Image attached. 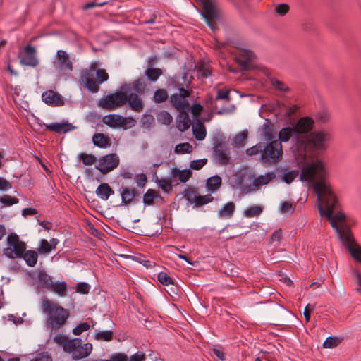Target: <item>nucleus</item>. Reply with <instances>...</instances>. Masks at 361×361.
<instances>
[{"mask_svg":"<svg viewBox=\"0 0 361 361\" xmlns=\"http://www.w3.org/2000/svg\"><path fill=\"white\" fill-rule=\"evenodd\" d=\"M272 131L273 124L271 123H265L262 126L261 135L263 136L264 140L268 142L273 141L272 139L274 137V135Z\"/></svg>","mask_w":361,"mask_h":361,"instance_id":"a19ab883","label":"nucleus"},{"mask_svg":"<svg viewBox=\"0 0 361 361\" xmlns=\"http://www.w3.org/2000/svg\"><path fill=\"white\" fill-rule=\"evenodd\" d=\"M20 63L23 66L32 68L38 66L39 60L36 56V49L33 46L27 44L25 47V54L20 57Z\"/></svg>","mask_w":361,"mask_h":361,"instance_id":"f8f14e48","label":"nucleus"},{"mask_svg":"<svg viewBox=\"0 0 361 361\" xmlns=\"http://www.w3.org/2000/svg\"><path fill=\"white\" fill-rule=\"evenodd\" d=\"M183 197L190 204H193L195 197L197 195V192L194 188H188L183 192Z\"/></svg>","mask_w":361,"mask_h":361,"instance_id":"603ef678","label":"nucleus"},{"mask_svg":"<svg viewBox=\"0 0 361 361\" xmlns=\"http://www.w3.org/2000/svg\"><path fill=\"white\" fill-rule=\"evenodd\" d=\"M114 338V332L111 330L96 332L94 338L99 341H111Z\"/></svg>","mask_w":361,"mask_h":361,"instance_id":"c03bdc74","label":"nucleus"},{"mask_svg":"<svg viewBox=\"0 0 361 361\" xmlns=\"http://www.w3.org/2000/svg\"><path fill=\"white\" fill-rule=\"evenodd\" d=\"M42 310L47 314V326L54 329L63 327L70 316L69 310L58 305L48 299L43 300Z\"/></svg>","mask_w":361,"mask_h":361,"instance_id":"20e7f679","label":"nucleus"},{"mask_svg":"<svg viewBox=\"0 0 361 361\" xmlns=\"http://www.w3.org/2000/svg\"><path fill=\"white\" fill-rule=\"evenodd\" d=\"M188 73L176 74L168 80V87L170 90H178V93L171 95L170 101L171 104L181 106L182 104H187L186 98L190 97L192 90H188L191 85V80L188 79Z\"/></svg>","mask_w":361,"mask_h":361,"instance_id":"7ed1b4c3","label":"nucleus"},{"mask_svg":"<svg viewBox=\"0 0 361 361\" xmlns=\"http://www.w3.org/2000/svg\"><path fill=\"white\" fill-rule=\"evenodd\" d=\"M252 52L250 51H245L244 54L236 57V62L244 71L249 69L251 61Z\"/></svg>","mask_w":361,"mask_h":361,"instance_id":"473e14b6","label":"nucleus"},{"mask_svg":"<svg viewBox=\"0 0 361 361\" xmlns=\"http://www.w3.org/2000/svg\"><path fill=\"white\" fill-rule=\"evenodd\" d=\"M293 140L298 148L303 149L304 150L309 149L310 141L308 135L297 134Z\"/></svg>","mask_w":361,"mask_h":361,"instance_id":"58836bf2","label":"nucleus"},{"mask_svg":"<svg viewBox=\"0 0 361 361\" xmlns=\"http://www.w3.org/2000/svg\"><path fill=\"white\" fill-rule=\"evenodd\" d=\"M92 350V345L90 343H87L82 345V344L76 348L75 352H73L72 354L73 359L74 360H81L82 358L87 357L90 355Z\"/></svg>","mask_w":361,"mask_h":361,"instance_id":"b1692460","label":"nucleus"},{"mask_svg":"<svg viewBox=\"0 0 361 361\" xmlns=\"http://www.w3.org/2000/svg\"><path fill=\"white\" fill-rule=\"evenodd\" d=\"M202 11L201 13L209 28L214 31L217 29V20L219 19V10L213 0H202L200 2Z\"/></svg>","mask_w":361,"mask_h":361,"instance_id":"0eeeda50","label":"nucleus"},{"mask_svg":"<svg viewBox=\"0 0 361 361\" xmlns=\"http://www.w3.org/2000/svg\"><path fill=\"white\" fill-rule=\"evenodd\" d=\"M247 135L248 134L246 130L236 135L233 139V144L235 145V147L238 148L242 147L244 145L243 142L247 137Z\"/></svg>","mask_w":361,"mask_h":361,"instance_id":"6e6d98bb","label":"nucleus"},{"mask_svg":"<svg viewBox=\"0 0 361 361\" xmlns=\"http://www.w3.org/2000/svg\"><path fill=\"white\" fill-rule=\"evenodd\" d=\"M42 101L51 106H61L65 104L63 97L58 92L49 90L44 92L42 94Z\"/></svg>","mask_w":361,"mask_h":361,"instance_id":"ddd939ff","label":"nucleus"},{"mask_svg":"<svg viewBox=\"0 0 361 361\" xmlns=\"http://www.w3.org/2000/svg\"><path fill=\"white\" fill-rule=\"evenodd\" d=\"M262 211L263 209L261 206H250L244 210V215L247 218L259 216L262 213Z\"/></svg>","mask_w":361,"mask_h":361,"instance_id":"37998d69","label":"nucleus"},{"mask_svg":"<svg viewBox=\"0 0 361 361\" xmlns=\"http://www.w3.org/2000/svg\"><path fill=\"white\" fill-rule=\"evenodd\" d=\"M157 119L159 123L169 126L173 121V117L167 111L161 110L157 114Z\"/></svg>","mask_w":361,"mask_h":361,"instance_id":"ea45409f","label":"nucleus"},{"mask_svg":"<svg viewBox=\"0 0 361 361\" xmlns=\"http://www.w3.org/2000/svg\"><path fill=\"white\" fill-rule=\"evenodd\" d=\"M282 145L278 140L269 142L263 145V149L259 159L265 164L276 163L282 159Z\"/></svg>","mask_w":361,"mask_h":361,"instance_id":"423d86ee","label":"nucleus"},{"mask_svg":"<svg viewBox=\"0 0 361 361\" xmlns=\"http://www.w3.org/2000/svg\"><path fill=\"white\" fill-rule=\"evenodd\" d=\"M235 210V204L233 202L226 203L223 207L218 211V216L219 218H231Z\"/></svg>","mask_w":361,"mask_h":361,"instance_id":"c756f323","label":"nucleus"},{"mask_svg":"<svg viewBox=\"0 0 361 361\" xmlns=\"http://www.w3.org/2000/svg\"><path fill=\"white\" fill-rule=\"evenodd\" d=\"M157 197V191L149 188L142 196V202L145 206H152Z\"/></svg>","mask_w":361,"mask_h":361,"instance_id":"e433bc0d","label":"nucleus"},{"mask_svg":"<svg viewBox=\"0 0 361 361\" xmlns=\"http://www.w3.org/2000/svg\"><path fill=\"white\" fill-rule=\"evenodd\" d=\"M156 57L149 58V63L145 70V75L151 82H156L158 78L162 75L161 69L159 68H153L152 62Z\"/></svg>","mask_w":361,"mask_h":361,"instance_id":"4be33fe9","label":"nucleus"},{"mask_svg":"<svg viewBox=\"0 0 361 361\" xmlns=\"http://www.w3.org/2000/svg\"><path fill=\"white\" fill-rule=\"evenodd\" d=\"M192 175V173L190 169L180 170L177 167H174L171 170L170 178L173 181H176V178H178L181 183H186L191 178Z\"/></svg>","mask_w":361,"mask_h":361,"instance_id":"aec40b11","label":"nucleus"},{"mask_svg":"<svg viewBox=\"0 0 361 361\" xmlns=\"http://www.w3.org/2000/svg\"><path fill=\"white\" fill-rule=\"evenodd\" d=\"M119 190L122 205L128 206L131 204H135L141 198L140 192L135 188L122 186Z\"/></svg>","mask_w":361,"mask_h":361,"instance_id":"9b49d317","label":"nucleus"},{"mask_svg":"<svg viewBox=\"0 0 361 361\" xmlns=\"http://www.w3.org/2000/svg\"><path fill=\"white\" fill-rule=\"evenodd\" d=\"M78 157L82 161L83 164L86 166L92 165L97 161L96 157L92 154L80 153Z\"/></svg>","mask_w":361,"mask_h":361,"instance_id":"de8ad7c7","label":"nucleus"},{"mask_svg":"<svg viewBox=\"0 0 361 361\" xmlns=\"http://www.w3.org/2000/svg\"><path fill=\"white\" fill-rule=\"evenodd\" d=\"M221 183V178L218 175H215L207 180L206 188L209 192H214L220 188Z\"/></svg>","mask_w":361,"mask_h":361,"instance_id":"7c9ffc66","label":"nucleus"},{"mask_svg":"<svg viewBox=\"0 0 361 361\" xmlns=\"http://www.w3.org/2000/svg\"><path fill=\"white\" fill-rule=\"evenodd\" d=\"M176 154H185L192 152V146L188 142H184L177 145L174 149Z\"/></svg>","mask_w":361,"mask_h":361,"instance_id":"4d7b16f0","label":"nucleus"},{"mask_svg":"<svg viewBox=\"0 0 361 361\" xmlns=\"http://www.w3.org/2000/svg\"><path fill=\"white\" fill-rule=\"evenodd\" d=\"M356 224L353 215L340 209V244L355 262L361 264V245L352 231Z\"/></svg>","mask_w":361,"mask_h":361,"instance_id":"f03ea898","label":"nucleus"},{"mask_svg":"<svg viewBox=\"0 0 361 361\" xmlns=\"http://www.w3.org/2000/svg\"><path fill=\"white\" fill-rule=\"evenodd\" d=\"M123 85H129L130 92L133 90L135 91L134 93H137V94H144L147 86L145 79L143 78H137L132 83H124Z\"/></svg>","mask_w":361,"mask_h":361,"instance_id":"cd10ccee","label":"nucleus"},{"mask_svg":"<svg viewBox=\"0 0 361 361\" xmlns=\"http://www.w3.org/2000/svg\"><path fill=\"white\" fill-rule=\"evenodd\" d=\"M82 344V339L80 338H75L73 339H68L63 345V350L67 353L75 352L76 348Z\"/></svg>","mask_w":361,"mask_h":361,"instance_id":"f704fd0d","label":"nucleus"},{"mask_svg":"<svg viewBox=\"0 0 361 361\" xmlns=\"http://www.w3.org/2000/svg\"><path fill=\"white\" fill-rule=\"evenodd\" d=\"M22 258L25 261L27 266L33 267L37 262L38 252L32 250H27Z\"/></svg>","mask_w":361,"mask_h":361,"instance_id":"c9c22d12","label":"nucleus"},{"mask_svg":"<svg viewBox=\"0 0 361 361\" xmlns=\"http://www.w3.org/2000/svg\"><path fill=\"white\" fill-rule=\"evenodd\" d=\"M92 143L99 148L105 149L111 145V138L104 133H96L92 138Z\"/></svg>","mask_w":361,"mask_h":361,"instance_id":"412c9836","label":"nucleus"},{"mask_svg":"<svg viewBox=\"0 0 361 361\" xmlns=\"http://www.w3.org/2000/svg\"><path fill=\"white\" fill-rule=\"evenodd\" d=\"M141 126L146 129H150L154 125V118L151 114H144L140 120Z\"/></svg>","mask_w":361,"mask_h":361,"instance_id":"09e8293b","label":"nucleus"},{"mask_svg":"<svg viewBox=\"0 0 361 361\" xmlns=\"http://www.w3.org/2000/svg\"><path fill=\"white\" fill-rule=\"evenodd\" d=\"M212 152L215 159H218L221 165L226 166L229 163L231 157L228 148L212 150Z\"/></svg>","mask_w":361,"mask_h":361,"instance_id":"a878e982","label":"nucleus"},{"mask_svg":"<svg viewBox=\"0 0 361 361\" xmlns=\"http://www.w3.org/2000/svg\"><path fill=\"white\" fill-rule=\"evenodd\" d=\"M168 93L165 89L159 88L154 91L153 100L155 103H161L168 99Z\"/></svg>","mask_w":361,"mask_h":361,"instance_id":"a18cd8bd","label":"nucleus"},{"mask_svg":"<svg viewBox=\"0 0 361 361\" xmlns=\"http://www.w3.org/2000/svg\"><path fill=\"white\" fill-rule=\"evenodd\" d=\"M338 345V336H329L323 343V348H334Z\"/></svg>","mask_w":361,"mask_h":361,"instance_id":"052dcab7","label":"nucleus"},{"mask_svg":"<svg viewBox=\"0 0 361 361\" xmlns=\"http://www.w3.org/2000/svg\"><path fill=\"white\" fill-rule=\"evenodd\" d=\"M120 163L118 156L116 153H110L101 157L95 168L103 175L107 174L118 167Z\"/></svg>","mask_w":361,"mask_h":361,"instance_id":"1a4fd4ad","label":"nucleus"},{"mask_svg":"<svg viewBox=\"0 0 361 361\" xmlns=\"http://www.w3.org/2000/svg\"><path fill=\"white\" fill-rule=\"evenodd\" d=\"M18 202L19 200L17 197L8 195H4L0 197V203L5 207H10Z\"/></svg>","mask_w":361,"mask_h":361,"instance_id":"3c124183","label":"nucleus"},{"mask_svg":"<svg viewBox=\"0 0 361 361\" xmlns=\"http://www.w3.org/2000/svg\"><path fill=\"white\" fill-rule=\"evenodd\" d=\"M314 120L309 117L305 116L299 118L296 123H293L295 127L297 134L308 135L314 128Z\"/></svg>","mask_w":361,"mask_h":361,"instance_id":"4468645a","label":"nucleus"},{"mask_svg":"<svg viewBox=\"0 0 361 361\" xmlns=\"http://www.w3.org/2000/svg\"><path fill=\"white\" fill-rule=\"evenodd\" d=\"M126 99L130 109L135 112H141L144 108V104L140 94L137 93H126Z\"/></svg>","mask_w":361,"mask_h":361,"instance_id":"a211bd4d","label":"nucleus"},{"mask_svg":"<svg viewBox=\"0 0 361 361\" xmlns=\"http://www.w3.org/2000/svg\"><path fill=\"white\" fill-rule=\"evenodd\" d=\"M96 78L99 84H102L109 79V75L105 69L99 68L96 71Z\"/></svg>","mask_w":361,"mask_h":361,"instance_id":"0e129e2a","label":"nucleus"},{"mask_svg":"<svg viewBox=\"0 0 361 361\" xmlns=\"http://www.w3.org/2000/svg\"><path fill=\"white\" fill-rule=\"evenodd\" d=\"M54 66L59 73L65 75L71 73L73 70V65L70 56L63 50L57 51Z\"/></svg>","mask_w":361,"mask_h":361,"instance_id":"9d476101","label":"nucleus"},{"mask_svg":"<svg viewBox=\"0 0 361 361\" xmlns=\"http://www.w3.org/2000/svg\"><path fill=\"white\" fill-rule=\"evenodd\" d=\"M60 297H65L67 295L68 284L66 281H56L53 282L49 290Z\"/></svg>","mask_w":361,"mask_h":361,"instance_id":"bb28decb","label":"nucleus"},{"mask_svg":"<svg viewBox=\"0 0 361 361\" xmlns=\"http://www.w3.org/2000/svg\"><path fill=\"white\" fill-rule=\"evenodd\" d=\"M37 279L41 288L49 290L53 283L52 277L47 274L45 270L42 269L38 272Z\"/></svg>","mask_w":361,"mask_h":361,"instance_id":"c85d7f7f","label":"nucleus"},{"mask_svg":"<svg viewBox=\"0 0 361 361\" xmlns=\"http://www.w3.org/2000/svg\"><path fill=\"white\" fill-rule=\"evenodd\" d=\"M309 149H321L324 146L326 134L322 131H314L309 135Z\"/></svg>","mask_w":361,"mask_h":361,"instance_id":"dca6fc26","label":"nucleus"},{"mask_svg":"<svg viewBox=\"0 0 361 361\" xmlns=\"http://www.w3.org/2000/svg\"><path fill=\"white\" fill-rule=\"evenodd\" d=\"M324 166L320 161H313L304 166L301 170L300 180L312 184L317 195V204L320 216H324L338 235V213L334 214L337 198L322 179Z\"/></svg>","mask_w":361,"mask_h":361,"instance_id":"f257e3e1","label":"nucleus"},{"mask_svg":"<svg viewBox=\"0 0 361 361\" xmlns=\"http://www.w3.org/2000/svg\"><path fill=\"white\" fill-rule=\"evenodd\" d=\"M14 255L17 258H22L26 250V245L23 241L13 246Z\"/></svg>","mask_w":361,"mask_h":361,"instance_id":"864d4df0","label":"nucleus"},{"mask_svg":"<svg viewBox=\"0 0 361 361\" xmlns=\"http://www.w3.org/2000/svg\"><path fill=\"white\" fill-rule=\"evenodd\" d=\"M192 132L195 139L199 141H202L206 137V128L199 120H197V123L195 126H192Z\"/></svg>","mask_w":361,"mask_h":361,"instance_id":"2f4dec72","label":"nucleus"},{"mask_svg":"<svg viewBox=\"0 0 361 361\" xmlns=\"http://www.w3.org/2000/svg\"><path fill=\"white\" fill-rule=\"evenodd\" d=\"M90 325L87 322H82L78 324L73 329V334L75 336L80 335L82 332L89 330Z\"/></svg>","mask_w":361,"mask_h":361,"instance_id":"69168bd1","label":"nucleus"},{"mask_svg":"<svg viewBox=\"0 0 361 361\" xmlns=\"http://www.w3.org/2000/svg\"><path fill=\"white\" fill-rule=\"evenodd\" d=\"M157 280L164 286L174 284L173 279L170 277L166 272L161 271L157 275Z\"/></svg>","mask_w":361,"mask_h":361,"instance_id":"5fc2aeb1","label":"nucleus"},{"mask_svg":"<svg viewBox=\"0 0 361 361\" xmlns=\"http://www.w3.org/2000/svg\"><path fill=\"white\" fill-rule=\"evenodd\" d=\"M298 170H291L283 173L281 176L282 180L286 184L291 183L294 179L298 176Z\"/></svg>","mask_w":361,"mask_h":361,"instance_id":"8fccbe9b","label":"nucleus"},{"mask_svg":"<svg viewBox=\"0 0 361 361\" xmlns=\"http://www.w3.org/2000/svg\"><path fill=\"white\" fill-rule=\"evenodd\" d=\"M271 85L277 90L283 92H288L290 89L287 87L283 82L277 80L276 78L271 79Z\"/></svg>","mask_w":361,"mask_h":361,"instance_id":"bf43d9fd","label":"nucleus"},{"mask_svg":"<svg viewBox=\"0 0 361 361\" xmlns=\"http://www.w3.org/2000/svg\"><path fill=\"white\" fill-rule=\"evenodd\" d=\"M45 128L56 133H66L76 128L75 126L68 121H63L61 123H51L44 124Z\"/></svg>","mask_w":361,"mask_h":361,"instance_id":"f3484780","label":"nucleus"},{"mask_svg":"<svg viewBox=\"0 0 361 361\" xmlns=\"http://www.w3.org/2000/svg\"><path fill=\"white\" fill-rule=\"evenodd\" d=\"M208 160L206 158L193 160L190 163V169L193 170H200L207 164Z\"/></svg>","mask_w":361,"mask_h":361,"instance_id":"e2e57ef3","label":"nucleus"},{"mask_svg":"<svg viewBox=\"0 0 361 361\" xmlns=\"http://www.w3.org/2000/svg\"><path fill=\"white\" fill-rule=\"evenodd\" d=\"M297 133L293 124L291 126L282 128L278 134L279 142L281 144V142H288L290 138H294L295 135H297Z\"/></svg>","mask_w":361,"mask_h":361,"instance_id":"5701e85b","label":"nucleus"},{"mask_svg":"<svg viewBox=\"0 0 361 361\" xmlns=\"http://www.w3.org/2000/svg\"><path fill=\"white\" fill-rule=\"evenodd\" d=\"M95 192L101 200L106 201L111 195L114 194V190L108 183H102L96 189Z\"/></svg>","mask_w":361,"mask_h":361,"instance_id":"393cba45","label":"nucleus"},{"mask_svg":"<svg viewBox=\"0 0 361 361\" xmlns=\"http://www.w3.org/2000/svg\"><path fill=\"white\" fill-rule=\"evenodd\" d=\"M212 140V150L224 149L225 147L226 139L225 137L220 132H216L214 133Z\"/></svg>","mask_w":361,"mask_h":361,"instance_id":"4c0bfd02","label":"nucleus"},{"mask_svg":"<svg viewBox=\"0 0 361 361\" xmlns=\"http://www.w3.org/2000/svg\"><path fill=\"white\" fill-rule=\"evenodd\" d=\"M127 118L118 114H109L102 118V122L111 128H118L122 126L124 129H127V126H123L125 121Z\"/></svg>","mask_w":361,"mask_h":361,"instance_id":"6ab92c4d","label":"nucleus"},{"mask_svg":"<svg viewBox=\"0 0 361 361\" xmlns=\"http://www.w3.org/2000/svg\"><path fill=\"white\" fill-rule=\"evenodd\" d=\"M173 106L178 111L176 116V128L180 132H185L191 125L192 121L189 117L190 103L188 101L187 104H182L181 106H177L176 104H172Z\"/></svg>","mask_w":361,"mask_h":361,"instance_id":"6e6552de","label":"nucleus"},{"mask_svg":"<svg viewBox=\"0 0 361 361\" xmlns=\"http://www.w3.org/2000/svg\"><path fill=\"white\" fill-rule=\"evenodd\" d=\"M51 250V245L46 239H42L39 241V247L37 251L39 255L49 254Z\"/></svg>","mask_w":361,"mask_h":361,"instance_id":"13d9d810","label":"nucleus"},{"mask_svg":"<svg viewBox=\"0 0 361 361\" xmlns=\"http://www.w3.org/2000/svg\"><path fill=\"white\" fill-rule=\"evenodd\" d=\"M290 10V6L286 3L278 4L275 8V11L281 16H284Z\"/></svg>","mask_w":361,"mask_h":361,"instance_id":"338daca9","label":"nucleus"},{"mask_svg":"<svg viewBox=\"0 0 361 361\" xmlns=\"http://www.w3.org/2000/svg\"><path fill=\"white\" fill-rule=\"evenodd\" d=\"M197 72L200 73V76L203 78H207L211 75V70L209 67L206 66L204 64H201L197 67Z\"/></svg>","mask_w":361,"mask_h":361,"instance_id":"774afa93","label":"nucleus"},{"mask_svg":"<svg viewBox=\"0 0 361 361\" xmlns=\"http://www.w3.org/2000/svg\"><path fill=\"white\" fill-rule=\"evenodd\" d=\"M263 143H257V145L247 148L245 151L246 154L252 156L259 154L261 155L263 149Z\"/></svg>","mask_w":361,"mask_h":361,"instance_id":"680f3d73","label":"nucleus"},{"mask_svg":"<svg viewBox=\"0 0 361 361\" xmlns=\"http://www.w3.org/2000/svg\"><path fill=\"white\" fill-rule=\"evenodd\" d=\"M214 197L210 195L207 194L205 195H198L195 197V201H193V204L196 207H200L203 205H205L211 202H212Z\"/></svg>","mask_w":361,"mask_h":361,"instance_id":"79ce46f5","label":"nucleus"},{"mask_svg":"<svg viewBox=\"0 0 361 361\" xmlns=\"http://www.w3.org/2000/svg\"><path fill=\"white\" fill-rule=\"evenodd\" d=\"M173 181V179L171 180L167 179V178H161L158 179L157 177V180H155L156 183L159 184V186L160 188L166 193H170L172 190V184L171 182Z\"/></svg>","mask_w":361,"mask_h":361,"instance_id":"49530a36","label":"nucleus"},{"mask_svg":"<svg viewBox=\"0 0 361 361\" xmlns=\"http://www.w3.org/2000/svg\"><path fill=\"white\" fill-rule=\"evenodd\" d=\"M92 70L87 71L82 75L80 82L85 89L91 93H97L99 90V83L93 78Z\"/></svg>","mask_w":361,"mask_h":361,"instance_id":"2eb2a0df","label":"nucleus"},{"mask_svg":"<svg viewBox=\"0 0 361 361\" xmlns=\"http://www.w3.org/2000/svg\"><path fill=\"white\" fill-rule=\"evenodd\" d=\"M276 175L274 171L267 172L264 175H259L255 180V186L264 185L268 184L271 180L276 178Z\"/></svg>","mask_w":361,"mask_h":361,"instance_id":"72a5a7b5","label":"nucleus"},{"mask_svg":"<svg viewBox=\"0 0 361 361\" xmlns=\"http://www.w3.org/2000/svg\"><path fill=\"white\" fill-rule=\"evenodd\" d=\"M128 92H130L129 85H122L120 90L100 98L97 105L104 109L115 110L127 104L126 93Z\"/></svg>","mask_w":361,"mask_h":361,"instance_id":"39448f33","label":"nucleus"}]
</instances>
